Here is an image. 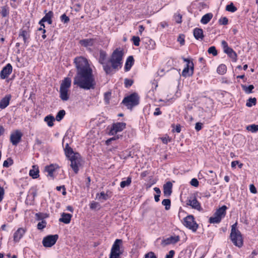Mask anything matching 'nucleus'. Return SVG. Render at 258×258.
I'll list each match as a JSON object with an SVG mask.
<instances>
[{"mask_svg":"<svg viewBox=\"0 0 258 258\" xmlns=\"http://www.w3.org/2000/svg\"><path fill=\"white\" fill-rule=\"evenodd\" d=\"M80 44L85 47L91 46L93 45L94 39H86L81 40L80 41Z\"/></svg>","mask_w":258,"mask_h":258,"instance_id":"29","label":"nucleus"},{"mask_svg":"<svg viewBox=\"0 0 258 258\" xmlns=\"http://www.w3.org/2000/svg\"><path fill=\"white\" fill-rule=\"evenodd\" d=\"M162 142L164 144H167L169 141H170V140H169L168 138H161Z\"/></svg>","mask_w":258,"mask_h":258,"instance_id":"64","label":"nucleus"},{"mask_svg":"<svg viewBox=\"0 0 258 258\" xmlns=\"http://www.w3.org/2000/svg\"><path fill=\"white\" fill-rule=\"evenodd\" d=\"M184 37L185 36L184 34H180L178 37L177 41L179 42L181 45H183L184 44Z\"/></svg>","mask_w":258,"mask_h":258,"instance_id":"48","label":"nucleus"},{"mask_svg":"<svg viewBox=\"0 0 258 258\" xmlns=\"http://www.w3.org/2000/svg\"><path fill=\"white\" fill-rule=\"evenodd\" d=\"M227 208L226 206L224 205L221 208L217 210L215 213L218 216L220 217L221 219L225 217L226 213V210Z\"/></svg>","mask_w":258,"mask_h":258,"instance_id":"24","label":"nucleus"},{"mask_svg":"<svg viewBox=\"0 0 258 258\" xmlns=\"http://www.w3.org/2000/svg\"><path fill=\"white\" fill-rule=\"evenodd\" d=\"M145 258H157L153 252H149L145 255Z\"/></svg>","mask_w":258,"mask_h":258,"instance_id":"54","label":"nucleus"},{"mask_svg":"<svg viewBox=\"0 0 258 258\" xmlns=\"http://www.w3.org/2000/svg\"><path fill=\"white\" fill-rule=\"evenodd\" d=\"M74 62L77 70L74 84L85 90L94 89L96 82L88 60L84 57L78 56L74 59Z\"/></svg>","mask_w":258,"mask_h":258,"instance_id":"1","label":"nucleus"},{"mask_svg":"<svg viewBox=\"0 0 258 258\" xmlns=\"http://www.w3.org/2000/svg\"><path fill=\"white\" fill-rule=\"evenodd\" d=\"M46 222L45 220H42L41 222H39L37 224V228L39 230H42L46 227Z\"/></svg>","mask_w":258,"mask_h":258,"instance_id":"43","label":"nucleus"},{"mask_svg":"<svg viewBox=\"0 0 258 258\" xmlns=\"http://www.w3.org/2000/svg\"><path fill=\"white\" fill-rule=\"evenodd\" d=\"M190 183L193 186L198 187L199 184V181L197 179H196V178H192L191 180V181L190 182Z\"/></svg>","mask_w":258,"mask_h":258,"instance_id":"52","label":"nucleus"},{"mask_svg":"<svg viewBox=\"0 0 258 258\" xmlns=\"http://www.w3.org/2000/svg\"><path fill=\"white\" fill-rule=\"evenodd\" d=\"M66 114V111L64 110H60L58 111L55 117V119L60 121L64 117Z\"/></svg>","mask_w":258,"mask_h":258,"instance_id":"35","label":"nucleus"},{"mask_svg":"<svg viewBox=\"0 0 258 258\" xmlns=\"http://www.w3.org/2000/svg\"><path fill=\"white\" fill-rule=\"evenodd\" d=\"M183 224L184 226L193 232H196L198 228V225L195 221L194 216L191 215H188L183 219Z\"/></svg>","mask_w":258,"mask_h":258,"instance_id":"8","label":"nucleus"},{"mask_svg":"<svg viewBox=\"0 0 258 258\" xmlns=\"http://www.w3.org/2000/svg\"><path fill=\"white\" fill-rule=\"evenodd\" d=\"M172 183L170 181L167 182L163 185V192L165 197H168L172 194Z\"/></svg>","mask_w":258,"mask_h":258,"instance_id":"16","label":"nucleus"},{"mask_svg":"<svg viewBox=\"0 0 258 258\" xmlns=\"http://www.w3.org/2000/svg\"><path fill=\"white\" fill-rule=\"evenodd\" d=\"M224 52L227 54L234 61H236L237 57V54L230 47L227 50H226Z\"/></svg>","mask_w":258,"mask_h":258,"instance_id":"27","label":"nucleus"},{"mask_svg":"<svg viewBox=\"0 0 258 258\" xmlns=\"http://www.w3.org/2000/svg\"><path fill=\"white\" fill-rule=\"evenodd\" d=\"M208 52L210 54H212L214 56H216L218 54L217 51L215 46H211L209 47Z\"/></svg>","mask_w":258,"mask_h":258,"instance_id":"44","label":"nucleus"},{"mask_svg":"<svg viewBox=\"0 0 258 258\" xmlns=\"http://www.w3.org/2000/svg\"><path fill=\"white\" fill-rule=\"evenodd\" d=\"M126 124L124 122L113 123L109 131L110 135H114L117 132H121L125 128Z\"/></svg>","mask_w":258,"mask_h":258,"instance_id":"10","label":"nucleus"},{"mask_svg":"<svg viewBox=\"0 0 258 258\" xmlns=\"http://www.w3.org/2000/svg\"><path fill=\"white\" fill-rule=\"evenodd\" d=\"M22 136L23 134L20 131L16 130L14 132L11 134V142L13 145L17 146L18 144L21 141Z\"/></svg>","mask_w":258,"mask_h":258,"instance_id":"11","label":"nucleus"},{"mask_svg":"<svg viewBox=\"0 0 258 258\" xmlns=\"http://www.w3.org/2000/svg\"><path fill=\"white\" fill-rule=\"evenodd\" d=\"M246 129L249 131H251L252 133H255L258 131V125L256 124H251L248 125L246 127Z\"/></svg>","mask_w":258,"mask_h":258,"instance_id":"40","label":"nucleus"},{"mask_svg":"<svg viewBox=\"0 0 258 258\" xmlns=\"http://www.w3.org/2000/svg\"><path fill=\"white\" fill-rule=\"evenodd\" d=\"M1 14L3 17H6L9 14V8L7 6H4L2 8Z\"/></svg>","mask_w":258,"mask_h":258,"instance_id":"41","label":"nucleus"},{"mask_svg":"<svg viewBox=\"0 0 258 258\" xmlns=\"http://www.w3.org/2000/svg\"><path fill=\"white\" fill-rule=\"evenodd\" d=\"M175 252L173 250H171L169 251L168 254L166 255L165 258H172L174 256Z\"/></svg>","mask_w":258,"mask_h":258,"instance_id":"59","label":"nucleus"},{"mask_svg":"<svg viewBox=\"0 0 258 258\" xmlns=\"http://www.w3.org/2000/svg\"><path fill=\"white\" fill-rule=\"evenodd\" d=\"M13 163V160L9 158L7 160H5L3 163V166L8 167Z\"/></svg>","mask_w":258,"mask_h":258,"instance_id":"50","label":"nucleus"},{"mask_svg":"<svg viewBox=\"0 0 258 258\" xmlns=\"http://www.w3.org/2000/svg\"><path fill=\"white\" fill-rule=\"evenodd\" d=\"M213 14L212 13H207L204 15L201 20V22L203 24H206L208 23L213 18Z\"/></svg>","mask_w":258,"mask_h":258,"instance_id":"28","label":"nucleus"},{"mask_svg":"<svg viewBox=\"0 0 258 258\" xmlns=\"http://www.w3.org/2000/svg\"><path fill=\"white\" fill-rule=\"evenodd\" d=\"M132 182V178L128 177L126 180L122 181L120 183V186L121 188H124L125 186H127L131 184Z\"/></svg>","mask_w":258,"mask_h":258,"instance_id":"34","label":"nucleus"},{"mask_svg":"<svg viewBox=\"0 0 258 258\" xmlns=\"http://www.w3.org/2000/svg\"><path fill=\"white\" fill-rule=\"evenodd\" d=\"M71 86V79L70 78H65L60 86V98L63 101H67L69 99L68 91Z\"/></svg>","mask_w":258,"mask_h":258,"instance_id":"6","label":"nucleus"},{"mask_svg":"<svg viewBox=\"0 0 258 258\" xmlns=\"http://www.w3.org/2000/svg\"><path fill=\"white\" fill-rule=\"evenodd\" d=\"M203 125V123L201 122L196 123V126H195L196 130L198 132L200 131L202 128Z\"/></svg>","mask_w":258,"mask_h":258,"instance_id":"55","label":"nucleus"},{"mask_svg":"<svg viewBox=\"0 0 258 258\" xmlns=\"http://www.w3.org/2000/svg\"><path fill=\"white\" fill-rule=\"evenodd\" d=\"M174 17L175 21L177 23L180 24L182 22V15L180 14H175Z\"/></svg>","mask_w":258,"mask_h":258,"instance_id":"46","label":"nucleus"},{"mask_svg":"<svg viewBox=\"0 0 258 258\" xmlns=\"http://www.w3.org/2000/svg\"><path fill=\"white\" fill-rule=\"evenodd\" d=\"M132 40H133V43L135 46H139L140 41V39L139 37L134 36L132 37Z\"/></svg>","mask_w":258,"mask_h":258,"instance_id":"47","label":"nucleus"},{"mask_svg":"<svg viewBox=\"0 0 258 258\" xmlns=\"http://www.w3.org/2000/svg\"><path fill=\"white\" fill-rule=\"evenodd\" d=\"M57 168L56 165L51 164L45 168V171L48 173V175L50 177L53 176V172Z\"/></svg>","mask_w":258,"mask_h":258,"instance_id":"25","label":"nucleus"},{"mask_svg":"<svg viewBox=\"0 0 258 258\" xmlns=\"http://www.w3.org/2000/svg\"><path fill=\"white\" fill-rule=\"evenodd\" d=\"M249 189L250 192L252 194H256L257 192L256 189L253 184L250 185Z\"/></svg>","mask_w":258,"mask_h":258,"instance_id":"58","label":"nucleus"},{"mask_svg":"<svg viewBox=\"0 0 258 258\" xmlns=\"http://www.w3.org/2000/svg\"><path fill=\"white\" fill-rule=\"evenodd\" d=\"M217 72L219 74L223 75L226 72V66L224 64H220L217 68Z\"/></svg>","mask_w":258,"mask_h":258,"instance_id":"36","label":"nucleus"},{"mask_svg":"<svg viewBox=\"0 0 258 258\" xmlns=\"http://www.w3.org/2000/svg\"><path fill=\"white\" fill-rule=\"evenodd\" d=\"M58 238L57 234L49 235L43 238L42 244L44 247H50L55 244Z\"/></svg>","mask_w":258,"mask_h":258,"instance_id":"9","label":"nucleus"},{"mask_svg":"<svg viewBox=\"0 0 258 258\" xmlns=\"http://www.w3.org/2000/svg\"><path fill=\"white\" fill-rule=\"evenodd\" d=\"M228 19L225 17H222L219 20V23L220 25H226L228 24Z\"/></svg>","mask_w":258,"mask_h":258,"instance_id":"45","label":"nucleus"},{"mask_svg":"<svg viewBox=\"0 0 258 258\" xmlns=\"http://www.w3.org/2000/svg\"><path fill=\"white\" fill-rule=\"evenodd\" d=\"M72 215L70 214L62 213L61 217L59 219V221L65 224H69L70 223Z\"/></svg>","mask_w":258,"mask_h":258,"instance_id":"20","label":"nucleus"},{"mask_svg":"<svg viewBox=\"0 0 258 258\" xmlns=\"http://www.w3.org/2000/svg\"><path fill=\"white\" fill-rule=\"evenodd\" d=\"M140 97L137 93H133L125 97L121 103L131 110L139 104Z\"/></svg>","mask_w":258,"mask_h":258,"instance_id":"4","label":"nucleus"},{"mask_svg":"<svg viewBox=\"0 0 258 258\" xmlns=\"http://www.w3.org/2000/svg\"><path fill=\"white\" fill-rule=\"evenodd\" d=\"M122 243L121 239H116L113 243L111 248V252L118 253L120 254H122V252L120 250V244Z\"/></svg>","mask_w":258,"mask_h":258,"instance_id":"17","label":"nucleus"},{"mask_svg":"<svg viewBox=\"0 0 258 258\" xmlns=\"http://www.w3.org/2000/svg\"><path fill=\"white\" fill-rule=\"evenodd\" d=\"M54 120V117L51 115H47L44 118V121L47 122L49 126H52L53 125V121Z\"/></svg>","mask_w":258,"mask_h":258,"instance_id":"30","label":"nucleus"},{"mask_svg":"<svg viewBox=\"0 0 258 258\" xmlns=\"http://www.w3.org/2000/svg\"><path fill=\"white\" fill-rule=\"evenodd\" d=\"M56 189H57V190L58 191H60L61 189H62V194L63 195V196H65L66 194H67V192L66 191V188L64 187V185H62V186H57L56 187Z\"/></svg>","mask_w":258,"mask_h":258,"instance_id":"53","label":"nucleus"},{"mask_svg":"<svg viewBox=\"0 0 258 258\" xmlns=\"http://www.w3.org/2000/svg\"><path fill=\"white\" fill-rule=\"evenodd\" d=\"M120 255L118 253L110 252L109 258H120Z\"/></svg>","mask_w":258,"mask_h":258,"instance_id":"57","label":"nucleus"},{"mask_svg":"<svg viewBox=\"0 0 258 258\" xmlns=\"http://www.w3.org/2000/svg\"><path fill=\"white\" fill-rule=\"evenodd\" d=\"M106 58V53L105 51L101 50L99 52V62L102 64L103 70L106 74L112 73V68L110 64H108V61L105 62Z\"/></svg>","mask_w":258,"mask_h":258,"instance_id":"7","label":"nucleus"},{"mask_svg":"<svg viewBox=\"0 0 258 258\" xmlns=\"http://www.w3.org/2000/svg\"><path fill=\"white\" fill-rule=\"evenodd\" d=\"M161 114V112L159 108H157L155 110V111L154 113L155 115H158Z\"/></svg>","mask_w":258,"mask_h":258,"instance_id":"62","label":"nucleus"},{"mask_svg":"<svg viewBox=\"0 0 258 258\" xmlns=\"http://www.w3.org/2000/svg\"><path fill=\"white\" fill-rule=\"evenodd\" d=\"M175 131L176 133H178L180 132V131H181V126L180 125V124L176 125V127L175 128Z\"/></svg>","mask_w":258,"mask_h":258,"instance_id":"61","label":"nucleus"},{"mask_svg":"<svg viewBox=\"0 0 258 258\" xmlns=\"http://www.w3.org/2000/svg\"><path fill=\"white\" fill-rule=\"evenodd\" d=\"M39 169L37 165H33L32 169L29 171V175L33 179H36L39 177Z\"/></svg>","mask_w":258,"mask_h":258,"instance_id":"23","label":"nucleus"},{"mask_svg":"<svg viewBox=\"0 0 258 258\" xmlns=\"http://www.w3.org/2000/svg\"><path fill=\"white\" fill-rule=\"evenodd\" d=\"M256 103V99L255 98H250L248 99L246 105L247 107H251L252 105H255Z\"/></svg>","mask_w":258,"mask_h":258,"instance_id":"37","label":"nucleus"},{"mask_svg":"<svg viewBox=\"0 0 258 258\" xmlns=\"http://www.w3.org/2000/svg\"><path fill=\"white\" fill-rule=\"evenodd\" d=\"M25 232V230L23 228H18V230L14 234V241L16 242L19 241L20 239L24 234Z\"/></svg>","mask_w":258,"mask_h":258,"instance_id":"18","label":"nucleus"},{"mask_svg":"<svg viewBox=\"0 0 258 258\" xmlns=\"http://www.w3.org/2000/svg\"><path fill=\"white\" fill-rule=\"evenodd\" d=\"M226 10L230 12H235L237 10V8L234 6L233 4L231 3L226 6Z\"/></svg>","mask_w":258,"mask_h":258,"instance_id":"39","label":"nucleus"},{"mask_svg":"<svg viewBox=\"0 0 258 258\" xmlns=\"http://www.w3.org/2000/svg\"><path fill=\"white\" fill-rule=\"evenodd\" d=\"M96 198L100 201H106L109 198V196L107 192L105 193L104 191H102L100 194H97Z\"/></svg>","mask_w":258,"mask_h":258,"instance_id":"31","label":"nucleus"},{"mask_svg":"<svg viewBox=\"0 0 258 258\" xmlns=\"http://www.w3.org/2000/svg\"><path fill=\"white\" fill-rule=\"evenodd\" d=\"M162 205L165 206V209L168 210L170 208L171 201L169 199H164L162 201Z\"/></svg>","mask_w":258,"mask_h":258,"instance_id":"42","label":"nucleus"},{"mask_svg":"<svg viewBox=\"0 0 258 258\" xmlns=\"http://www.w3.org/2000/svg\"><path fill=\"white\" fill-rule=\"evenodd\" d=\"M29 34L26 30H22L19 35V37H22L25 43H27V39L29 38Z\"/></svg>","mask_w":258,"mask_h":258,"instance_id":"33","label":"nucleus"},{"mask_svg":"<svg viewBox=\"0 0 258 258\" xmlns=\"http://www.w3.org/2000/svg\"><path fill=\"white\" fill-rule=\"evenodd\" d=\"M13 70V68L10 63H8L3 68L0 73V77L2 79H5L10 75Z\"/></svg>","mask_w":258,"mask_h":258,"instance_id":"12","label":"nucleus"},{"mask_svg":"<svg viewBox=\"0 0 258 258\" xmlns=\"http://www.w3.org/2000/svg\"><path fill=\"white\" fill-rule=\"evenodd\" d=\"M53 16V13L52 11H49L48 13H46L44 17L41 20V23H44L45 22H47L49 24H52V20L51 18Z\"/></svg>","mask_w":258,"mask_h":258,"instance_id":"26","label":"nucleus"},{"mask_svg":"<svg viewBox=\"0 0 258 258\" xmlns=\"http://www.w3.org/2000/svg\"><path fill=\"white\" fill-rule=\"evenodd\" d=\"M134 59L133 56H130L127 57L124 67L125 72H128L131 69L134 64Z\"/></svg>","mask_w":258,"mask_h":258,"instance_id":"22","label":"nucleus"},{"mask_svg":"<svg viewBox=\"0 0 258 258\" xmlns=\"http://www.w3.org/2000/svg\"><path fill=\"white\" fill-rule=\"evenodd\" d=\"M239 164L238 161H233L231 163V167L232 168H235L236 166V165Z\"/></svg>","mask_w":258,"mask_h":258,"instance_id":"63","label":"nucleus"},{"mask_svg":"<svg viewBox=\"0 0 258 258\" xmlns=\"http://www.w3.org/2000/svg\"><path fill=\"white\" fill-rule=\"evenodd\" d=\"M134 83L133 80L125 79H124V86L126 88L131 87Z\"/></svg>","mask_w":258,"mask_h":258,"instance_id":"49","label":"nucleus"},{"mask_svg":"<svg viewBox=\"0 0 258 258\" xmlns=\"http://www.w3.org/2000/svg\"><path fill=\"white\" fill-rule=\"evenodd\" d=\"M222 45L224 49V51L227 50L230 47L228 46L227 43L225 40H222L221 42Z\"/></svg>","mask_w":258,"mask_h":258,"instance_id":"56","label":"nucleus"},{"mask_svg":"<svg viewBox=\"0 0 258 258\" xmlns=\"http://www.w3.org/2000/svg\"><path fill=\"white\" fill-rule=\"evenodd\" d=\"M180 240V237L179 236H171L165 239H163L161 242V244L163 246L166 245L175 244Z\"/></svg>","mask_w":258,"mask_h":258,"instance_id":"14","label":"nucleus"},{"mask_svg":"<svg viewBox=\"0 0 258 258\" xmlns=\"http://www.w3.org/2000/svg\"><path fill=\"white\" fill-rule=\"evenodd\" d=\"M187 205L191 206L192 208L196 209L198 211H201L202 209L200 203L198 201L196 197L194 196L193 198H190L187 202Z\"/></svg>","mask_w":258,"mask_h":258,"instance_id":"15","label":"nucleus"},{"mask_svg":"<svg viewBox=\"0 0 258 258\" xmlns=\"http://www.w3.org/2000/svg\"><path fill=\"white\" fill-rule=\"evenodd\" d=\"M242 88L246 93L249 94L252 93V90L253 89L254 86L252 85H249L247 87L245 85H242Z\"/></svg>","mask_w":258,"mask_h":258,"instance_id":"38","label":"nucleus"},{"mask_svg":"<svg viewBox=\"0 0 258 258\" xmlns=\"http://www.w3.org/2000/svg\"><path fill=\"white\" fill-rule=\"evenodd\" d=\"M194 35L197 40H203L204 37L203 31L201 28H196L194 30Z\"/></svg>","mask_w":258,"mask_h":258,"instance_id":"21","label":"nucleus"},{"mask_svg":"<svg viewBox=\"0 0 258 258\" xmlns=\"http://www.w3.org/2000/svg\"><path fill=\"white\" fill-rule=\"evenodd\" d=\"M65 154L71 162V166L74 171L77 173L79 171V165L80 164V154L75 153L73 149L67 144L64 148Z\"/></svg>","mask_w":258,"mask_h":258,"instance_id":"2","label":"nucleus"},{"mask_svg":"<svg viewBox=\"0 0 258 258\" xmlns=\"http://www.w3.org/2000/svg\"><path fill=\"white\" fill-rule=\"evenodd\" d=\"M123 52L117 48L112 52L110 57L108 60V63L112 68V72H115L121 67Z\"/></svg>","mask_w":258,"mask_h":258,"instance_id":"3","label":"nucleus"},{"mask_svg":"<svg viewBox=\"0 0 258 258\" xmlns=\"http://www.w3.org/2000/svg\"><path fill=\"white\" fill-rule=\"evenodd\" d=\"M221 218L214 213L213 216L211 217L209 219V222L210 223H219L221 221Z\"/></svg>","mask_w":258,"mask_h":258,"instance_id":"32","label":"nucleus"},{"mask_svg":"<svg viewBox=\"0 0 258 258\" xmlns=\"http://www.w3.org/2000/svg\"><path fill=\"white\" fill-rule=\"evenodd\" d=\"M11 98V96L10 95H7L3 98L0 101V108L3 109L7 107L9 104Z\"/></svg>","mask_w":258,"mask_h":258,"instance_id":"19","label":"nucleus"},{"mask_svg":"<svg viewBox=\"0 0 258 258\" xmlns=\"http://www.w3.org/2000/svg\"><path fill=\"white\" fill-rule=\"evenodd\" d=\"M60 19L64 23H68L70 21L69 18L65 14L61 15Z\"/></svg>","mask_w":258,"mask_h":258,"instance_id":"51","label":"nucleus"},{"mask_svg":"<svg viewBox=\"0 0 258 258\" xmlns=\"http://www.w3.org/2000/svg\"><path fill=\"white\" fill-rule=\"evenodd\" d=\"M194 63L192 61H188L186 67L183 69L182 72V75L184 77L190 76L194 73Z\"/></svg>","mask_w":258,"mask_h":258,"instance_id":"13","label":"nucleus"},{"mask_svg":"<svg viewBox=\"0 0 258 258\" xmlns=\"http://www.w3.org/2000/svg\"><path fill=\"white\" fill-rule=\"evenodd\" d=\"M97 205H98V203H97L96 202H94L90 204V207L92 209H95L97 208Z\"/></svg>","mask_w":258,"mask_h":258,"instance_id":"60","label":"nucleus"},{"mask_svg":"<svg viewBox=\"0 0 258 258\" xmlns=\"http://www.w3.org/2000/svg\"><path fill=\"white\" fill-rule=\"evenodd\" d=\"M237 223L231 226L230 238L233 243L236 246L240 247L243 245V239L241 232L236 229Z\"/></svg>","mask_w":258,"mask_h":258,"instance_id":"5","label":"nucleus"}]
</instances>
